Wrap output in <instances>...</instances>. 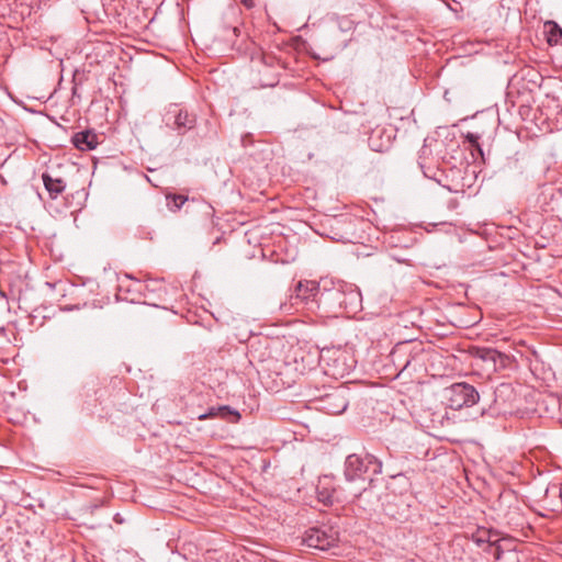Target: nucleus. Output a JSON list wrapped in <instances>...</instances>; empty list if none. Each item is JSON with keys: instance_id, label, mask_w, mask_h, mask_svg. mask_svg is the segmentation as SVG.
I'll use <instances>...</instances> for the list:
<instances>
[{"instance_id": "nucleus-5", "label": "nucleus", "mask_w": 562, "mask_h": 562, "mask_svg": "<svg viewBox=\"0 0 562 562\" xmlns=\"http://www.w3.org/2000/svg\"><path fill=\"white\" fill-rule=\"evenodd\" d=\"M304 543L310 548L328 550L338 541V535L331 528L313 527L305 531Z\"/></svg>"}, {"instance_id": "nucleus-13", "label": "nucleus", "mask_w": 562, "mask_h": 562, "mask_svg": "<svg viewBox=\"0 0 562 562\" xmlns=\"http://www.w3.org/2000/svg\"><path fill=\"white\" fill-rule=\"evenodd\" d=\"M501 357V353L494 349H485L482 351L481 358L483 360H491L493 362L496 361L497 358Z\"/></svg>"}, {"instance_id": "nucleus-15", "label": "nucleus", "mask_w": 562, "mask_h": 562, "mask_svg": "<svg viewBox=\"0 0 562 562\" xmlns=\"http://www.w3.org/2000/svg\"><path fill=\"white\" fill-rule=\"evenodd\" d=\"M557 35L562 36V29L557 23H553V27L550 32L549 43H551L552 38Z\"/></svg>"}, {"instance_id": "nucleus-6", "label": "nucleus", "mask_w": 562, "mask_h": 562, "mask_svg": "<svg viewBox=\"0 0 562 562\" xmlns=\"http://www.w3.org/2000/svg\"><path fill=\"white\" fill-rule=\"evenodd\" d=\"M348 407L346 391L344 389H336L330 393H326L318 401L317 408L328 415H339Z\"/></svg>"}, {"instance_id": "nucleus-4", "label": "nucleus", "mask_w": 562, "mask_h": 562, "mask_svg": "<svg viewBox=\"0 0 562 562\" xmlns=\"http://www.w3.org/2000/svg\"><path fill=\"white\" fill-rule=\"evenodd\" d=\"M480 395L474 386L468 383H454L443 392V400L451 409L471 407L477 403Z\"/></svg>"}, {"instance_id": "nucleus-7", "label": "nucleus", "mask_w": 562, "mask_h": 562, "mask_svg": "<svg viewBox=\"0 0 562 562\" xmlns=\"http://www.w3.org/2000/svg\"><path fill=\"white\" fill-rule=\"evenodd\" d=\"M220 417L231 423H236L240 418V414L227 405L211 407L206 413L201 414L198 419L205 420L209 418Z\"/></svg>"}, {"instance_id": "nucleus-17", "label": "nucleus", "mask_w": 562, "mask_h": 562, "mask_svg": "<svg viewBox=\"0 0 562 562\" xmlns=\"http://www.w3.org/2000/svg\"><path fill=\"white\" fill-rule=\"evenodd\" d=\"M352 22L349 20H342L340 22V27L345 30H349L351 27Z\"/></svg>"}, {"instance_id": "nucleus-9", "label": "nucleus", "mask_w": 562, "mask_h": 562, "mask_svg": "<svg viewBox=\"0 0 562 562\" xmlns=\"http://www.w3.org/2000/svg\"><path fill=\"white\" fill-rule=\"evenodd\" d=\"M42 179L44 187L52 199H56L65 191L66 183L61 178H53L48 173H43Z\"/></svg>"}, {"instance_id": "nucleus-11", "label": "nucleus", "mask_w": 562, "mask_h": 562, "mask_svg": "<svg viewBox=\"0 0 562 562\" xmlns=\"http://www.w3.org/2000/svg\"><path fill=\"white\" fill-rule=\"evenodd\" d=\"M166 199L168 200V207L172 212H176V211L180 210V207L188 200L187 196L181 195V194H168L166 196Z\"/></svg>"}, {"instance_id": "nucleus-16", "label": "nucleus", "mask_w": 562, "mask_h": 562, "mask_svg": "<svg viewBox=\"0 0 562 562\" xmlns=\"http://www.w3.org/2000/svg\"><path fill=\"white\" fill-rule=\"evenodd\" d=\"M369 144L371 146V148L375 151H383L384 150V147L383 146H376L374 144V133H372V135L370 136L369 138Z\"/></svg>"}, {"instance_id": "nucleus-12", "label": "nucleus", "mask_w": 562, "mask_h": 562, "mask_svg": "<svg viewBox=\"0 0 562 562\" xmlns=\"http://www.w3.org/2000/svg\"><path fill=\"white\" fill-rule=\"evenodd\" d=\"M495 559L497 562H504L505 560L512 561V562H518V554L515 551H503L499 548L495 551Z\"/></svg>"}, {"instance_id": "nucleus-3", "label": "nucleus", "mask_w": 562, "mask_h": 562, "mask_svg": "<svg viewBox=\"0 0 562 562\" xmlns=\"http://www.w3.org/2000/svg\"><path fill=\"white\" fill-rule=\"evenodd\" d=\"M363 493V487L349 488L347 484L335 485L333 477L324 475L318 480L317 496L324 505H334L335 503H352Z\"/></svg>"}, {"instance_id": "nucleus-1", "label": "nucleus", "mask_w": 562, "mask_h": 562, "mask_svg": "<svg viewBox=\"0 0 562 562\" xmlns=\"http://www.w3.org/2000/svg\"><path fill=\"white\" fill-rule=\"evenodd\" d=\"M295 302L299 303H326L329 300L338 302L340 306L347 307L350 303H355L360 300V293L351 291L349 294H345L338 289L331 291H321L319 285L315 281H300L295 288V294L291 296Z\"/></svg>"}, {"instance_id": "nucleus-8", "label": "nucleus", "mask_w": 562, "mask_h": 562, "mask_svg": "<svg viewBox=\"0 0 562 562\" xmlns=\"http://www.w3.org/2000/svg\"><path fill=\"white\" fill-rule=\"evenodd\" d=\"M71 142L76 148L83 151L92 150L99 144L98 135L89 130L76 133L72 136Z\"/></svg>"}, {"instance_id": "nucleus-14", "label": "nucleus", "mask_w": 562, "mask_h": 562, "mask_svg": "<svg viewBox=\"0 0 562 562\" xmlns=\"http://www.w3.org/2000/svg\"><path fill=\"white\" fill-rule=\"evenodd\" d=\"M467 139L469 140V143H471L473 146H475L481 151V148L479 145V136L476 134L468 133Z\"/></svg>"}, {"instance_id": "nucleus-2", "label": "nucleus", "mask_w": 562, "mask_h": 562, "mask_svg": "<svg viewBox=\"0 0 562 562\" xmlns=\"http://www.w3.org/2000/svg\"><path fill=\"white\" fill-rule=\"evenodd\" d=\"M371 472L372 475L382 472V462L372 454L360 457L358 454H349L345 461L344 475L346 484L349 488L362 486L363 492L367 490V483L372 479H367L366 473Z\"/></svg>"}, {"instance_id": "nucleus-18", "label": "nucleus", "mask_w": 562, "mask_h": 562, "mask_svg": "<svg viewBox=\"0 0 562 562\" xmlns=\"http://www.w3.org/2000/svg\"><path fill=\"white\" fill-rule=\"evenodd\" d=\"M241 1H243L244 3H246L247 5H249V4L246 2V0H241Z\"/></svg>"}, {"instance_id": "nucleus-10", "label": "nucleus", "mask_w": 562, "mask_h": 562, "mask_svg": "<svg viewBox=\"0 0 562 562\" xmlns=\"http://www.w3.org/2000/svg\"><path fill=\"white\" fill-rule=\"evenodd\" d=\"M195 121L196 120L193 114L180 110L175 117V125L180 134H184L187 131H190L194 127Z\"/></svg>"}]
</instances>
